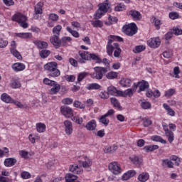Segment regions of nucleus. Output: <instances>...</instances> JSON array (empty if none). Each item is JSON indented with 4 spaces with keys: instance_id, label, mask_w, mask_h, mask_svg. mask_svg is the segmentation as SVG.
I'll use <instances>...</instances> for the list:
<instances>
[{
    "instance_id": "f257e3e1",
    "label": "nucleus",
    "mask_w": 182,
    "mask_h": 182,
    "mask_svg": "<svg viewBox=\"0 0 182 182\" xmlns=\"http://www.w3.org/2000/svg\"><path fill=\"white\" fill-rule=\"evenodd\" d=\"M107 53L109 56H113L114 55V58H120L122 49L119 43H113L112 39H109L107 45Z\"/></svg>"
},
{
    "instance_id": "f03ea898",
    "label": "nucleus",
    "mask_w": 182,
    "mask_h": 182,
    "mask_svg": "<svg viewBox=\"0 0 182 182\" xmlns=\"http://www.w3.org/2000/svg\"><path fill=\"white\" fill-rule=\"evenodd\" d=\"M45 70L49 72V76L51 77H58L60 76V70L58 69V63L56 62H50L44 65Z\"/></svg>"
},
{
    "instance_id": "7ed1b4c3",
    "label": "nucleus",
    "mask_w": 182,
    "mask_h": 182,
    "mask_svg": "<svg viewBox=\"0 0 182 182\" xmlns=\"http://www.w3.org/2000/svg\"><path fill=\"white\" fill-rule=\"evenodd\" d=\"M12 21L20 23V26L22 28H26L29 26V24L26 23V21H28V17L21 13L14 15L12 17Z\"/></svg>"
},
{
    "instance_id": "20e7f679",
    "label": "nucleus",
    "mask_w": 182,
    "mask_h": 182,
    "mask_svg": "<svg viewBox=\"0 0 182 182\" xmlns=\"http://www.w3.org/2000/svg\"><path fill=\"white\" fill-rule=\"evenodd\" d=\"M94 70L95 72L91 74V77L92 79H97V80L103 79V75L107 73V68L95 67Z\"/></svg>"
},
{
    "instance_id": "39448f33",
    "label": "nucleus",
    "mask_w": 182,
    "mask_h": 182,
    "mask_svg": "<svg viewBox=\"0 0 182 182\" xmlns=\"http://www.w3.org/2000/svg\"><path fill=\"white\" fill-rule=\"evenodd\" d=\"M122 32L127 36H133L137 33V26L136 23H131L130 24L125 25L122 27Z\"/></svg>"
},
{
    "instance_id": "423d86ee",
    "label": "nucleus",
    "mask_w": 182,
    "mask_h": 182,
    "mask_svg": "<svg viewBox=\"0 0 182 182\" xmlns=\"http://www.w3.org/2000/svg\"><path fill=\"white\" fill-rule=\"evenodd\" d=\"M79 55L75 56V59L79 63H86V60H89V52L79 51Z\"/></svg>"
},
{
    "instance_id": "0eeeda50",
    "label": "nucleus",
    "mask_w": 182,
    "mask_h": 182,
    "mask_svg": "<svg viewBox=\"0 0 182 182\" xmlns=\"http://www.w3.org/2000/svg\"><path fill=\"white\" fill-rule=\"evenodd\" d=\"M60 112L62 115L65 116V117H67L68 119H70V117H73V109H72L70 107L63 105L60 107Z\"/></svg>"
},
{
    "instance_id": "6e6552de",
    "label": "nucleus",
    "mask_w": 182,
    "mask_h": 182,
    "mask_svg": "<svg viewBox=\"0 0 182 182\" xmlns=\"http://www.w3.org/2000/svg\"><path fill=\"white\" fill-rule=\"evenodd\" d=\"M108 168L113 174L117 175L122 173V168L117 162H112L109 164Z\"/></svg>"
},
{
    "instance_id": "1a4fd4ad",
    "label": "nucleus",
    "mask_w": 182,
    "mask_h": 182,
    "mask_svg": "<svg viewBox=\"0 0 182 182\" xmlns=\"http://www.w3.org/2000/svg\"><path fill=\"white\" fill-rule=\"evenodd\" d=\"M139 87V89L138 90V93H140V92H144V90H146V89H149V82L142 80L141 82H137V84L134 83V90H137V87Z\"/></svg>"
},
{
    "instance_id": "9d476101",
    "label": "nucleus",
    "mask_w": 182,
    "mask_h": 182,
    "mask_svg": "<svg viewBox=\"0 0 182 182\" xmlns=\"http://www.w3.org/2000/svg\"><path fill=\"white\" fill-rule=\"evenodd\" d=\"M43 8V3L38 2L34 7V14L33 18L34 19H39V15H42L43 11L42 10Z\"/></svg>"
},
{
    "instance_id": "9b49d317",
    "label": "nucleus",
    "mask_w": 182,
    "mask_h": 182,
    "mask_svg": "<svg viewBox=\"0 0 182 182\" xmlns=\"http://www.w3.org/2000/svg\"><path fill=\"white\" fill-rule=\"evenodd\" d=\"M161 43V41L159 37L152 38L148 41V45L150 48H153V49H156L159 48Z\"/></svg>"
},
{
    "instance_id": "f8f14e48",
    "label": "nucleus",
    "mask_w": 182,
    "mask_h": 182,
    "mask_svg": "<svg viewBox=\"0 0 182 182\" xmlns=\"http://www.w3.org/2000/svg\"><path fill=\"white\" fill-rule=\"evenodd\" d=\"M63 124L65 126L66 134H68V136H70V134L73 133V125L72 124V122L65 120L64 121Z\"/></svg>"
},
{
    "instance_id": "ddd939ff",
    "label": "nucleus",
    "mask_w": 182,
    "mask_h": 182,
    "mask_svg": "<svg viewBox=\"0 0 182 182\" xmlns=\"http://www.w3.org/2000/svg\"><path fill=\"white\" fill-rule=\"evenodd\" d=\"M50 42L56 48V49L60 48V39H59V36L54 35L50 38Z\"/></svg>"
},
{
    "instance_id": "4468645a",
    "label": "nucleus",
    "mask_w": 182,
    "mask_h": 182,
    "mask_svg": "<svg viewBox=\"0 0 182 182\" xmlns=\"http://www.w3.org/2000/svg\"><path fill=\"white\" fill-rule=\"evenodd\" d=\"M107 93L108 96L109 95H111V96H120V94H122V91L118 90L114 86H109L107 87Z\"/></svg>"
},
{
    "instance_id": "2eb2a0df",
    "label": "nucleus",
    "mask_w": 182,
    "mask_h": 182,
    "mask_svg": "<svg viewBox=\"0 0 182 182\" xmlns=\"http://www.w3.org/2000/svg\"><path fill=\"white\" fill-rule=\"evenodd\" d=\"M69 170L71 173H74V174H83V169L80 168V166L76 164L70 165Z\"/></svg>"
},
{
    "instance_id": "dca6fc26",
    "label": "nucleus",
    "mask_w": 182,
    "mask_h": 182,
    "mask_svg": "<svg viewBox=\"0 0 182 182\" xmlns=\"http://www.w3.org/2000/svg\"><path fill=\"white\" fill-rule=\"evenodd\" d=\"M51 87L52 88L49 90L50 95H56V93H58L59 90H60V85L56 82L53 84Z\"/></svg>"
},
{
    "instance_id": "f3484780",
    "label": "nucleus",
    "mask_w": 182,
    "mask_h": 182,
    "mask_svg": "<svg viewBox=\"0 0 182 182\" xmlns=\"http://www.w3.org/2000/svg\"><path fill=\"white\" fill-rule=\"evenodd\" d=\"M135 174H136V171L130 170V171H128L127 173H125L122 176V178L123 181H127V180H129L130 178H132V177H134Z\"/></svg>"
},
{
    "instance_id": "a211bd4d",
    "label": "nucleus",
    "mask_w": 182,
    "mask_h": 182,
    "mask_svg": "<svg viewBox=\"0 0 182 182\" xmlns=\"http://www.w3.org/2000/svg\"><path fill=\"white\" fill-rule=\"evenodd\" d=\"M136 90H134V87L133 88H129L126 90L125 91H122V93L120 94L119 96H122V97H132L133 96V93H134Z\"/></svg>"
},
{
    "instance_id": "6ab92c4d",
    "label": "nucleus",
    "mask_w": 182,
    "mask_h": 182,
    "mask_svg": "<svg viewBox=\"0 0 182 182\" xmlns=\"http://www.w3.org/2000/svg\"><path fill=\"white\" fill-rule=\"evenodd\" d=\"M129 15L134 19V21H140L141 19V14L136 10H131L129 12Z\"/></svg>"
},
{
    "instance_id": "aec40b11",
    "label": "nucleus",
    "mask_w": 182,
    "mask_h": 182,
    "mask_svg": "<svg viewBox=\"0 0 182 182\" xmlns=\"http://www.w3.org/2000/svg\"><path fill=\"white\" fill-rule=\"evenodd\" d=\"M99 9L104 12V14H107V11H109V0H106L104 3L100 4L98 5Z\"/></svg>"
},
{
    "instance_id": "412c9836",
    "label": "nucleus",
    "mask_w": 182,
    "mask_h": 182,
    "mask_svg": "<svg viewBox=\"0 0 182 182\" xmlns=\"http://www.w3.org/2000/svg\"><path fill=\"white\" fill-rule=\"evenodd\" d=\"M16 159L15 158H8L4 161V166L6 167H12V166H15L16 164Z\"/></svg>"
},
{
    "instance_id": "4be33fe9",
    "label": "nucleus",
    "mask_w": 182,
    "mask_h": 182,
    "mask_svg": "<svg viewBox=\"0 0 182 182\" xmlns=\"http://www.w3.org/2000/svg\"><path fill=\"white\" fill-rule=\"evenodd\" d=\"M12 69H14L15 72H21L25 70V65L21 63H16L13 64Z\"/></svg>"
},
{
    "instance_id": "5701e85b",
    "label": "nucleus",
    "mask_w": 182,
    "mask_h": 182,
    "mask_svg": "<svg viewBox=\"0 0 182 182\" xmlns=\"http://www.w3.org/2000/svg\"><path fill=\"white\" fill-rule=\"evenodd\" d=\"M1 100L2 102H4V103H12L14 102V99L11 97L8 94L3 93L1 96Z\"/></svg>"
},
{
    "instance_id": "b1692460",
    "label": "nucleus",
    "mask_w": 182,
    "mask_h": 182,
    "mask_svg": "<svg viewBox=\"0 0 182 182\" xmlns=\"http://www.w3.org/2000/svg\"><path fill=\"white\" fill-rule=\"evenodd\" d=\"M149 178H150V175H149V173L147 172H144L139 174L138 176V180L140 182H146L147 180H149Z\"/></svg>"
},
{
    "instance_id": "393cba45",
    "label": "nucleus",
    "mask_w": 182,
    "mask_h": 182,
    "mask_svg": "<svg viewBox=\"0 0 182 182\" xmlns=\"http://www.w3.org/2000/svg\"><path fill=\"white\" fill-rule=\"evenodd\" d=\"M10 86L12 89H19L21 87V84L18 80L13 78L10 82Z\"/></svg>"
},
{
    "instance_id": "a878e982",
    "label": "nucleus",
    "mask_w": 182,
    "mask_h": 182,
    "mask_svg": "<svg viewBox=\"0 0 182 182\" xmlns=\"http://www.w3.org/2000/svg\"><path fill=\"white\" fill-rule=\"evenodd\" d=\"M119 83L123 87H130L132 85V80L129 78H122Z\"/></svg>"
},
{
    "instance_id": "bb28decb",
    "label": "nucleus",
    "mask_w": 182,
    "mask_h": 182,
    "mask_svg": "<svg viewBox=\"0 0 182 182\" xmlns=\"http://www.w3.org/2000/svg\"><path fill=\"white\" fill-rule=\"evenodd\" d=\"M158 149H159L158 145H148V146H145L143 148V150H144L146 153H150L151 151H154V150H158Z\"/></svg>"
},
{
    "instance_id": "cd10ccee",
    "label": "nucleus",
    "mask_w": 182,
    "mask_h": 182,
    "mask_svg": "<svg viewBox=\"0 0 182 182\" xmlns=\"http://www.w3.org/2000/svg\"><path fill=\"white\" fill-rule=\"evenodd\" d=\"M36 130L38 133H43L46 130V125L42 122H38L36 125Z\"/></svg>"
},
{
    "instance_id": "c85d7f7f",
    "label": "nucleus",
    "mask_w": 182,
    "mask_h": 182,
    "mask_svg": "<svg viewBox=\"0 0 182 182\" xmlns=\"http://www.w3.org/2000/svg\"><path fill=\"white\" fill-rule=\"evenodd\" d=\"M89 60H95L96 63H102V59L95 53H89Z\"/></svg>"
},
{
    "instance_id": "c756f323",
    "label": "nucleus",
    "mask_w": 182,
    "mask_h": 182,
    "mask_svg": "<svg viewBox=\"0 0 182 182\" xmlns=\"http://www.w3.org/2000/svg\"><path fill=\"white\" fill-rule=\"evenodd\" d=\"M165 136L167 137L169 143H173V141H174V133L171 130L165 132Z\"/></svg>"
},
{
    "instance_id": "7c9ffc66",
    "label": "nucleus",
    "mask_w": 182,
    "mask_h": 182,
    "mask_svg": "<svg viewBox=\"0 0 182 182\" xmlns=\"http://www.w3.org/2000/svg\"><path fill=\"white\" fill-rule=\"evenodd\" d=\"M112 105L114 106V107H117L118 110H122V106L120 105V102L117 99L112 97L110 99Z\"/></svg>"
},
{
    "instance_id": "2f4dec72",
    "label": "nucleus",
    "mask_w": 182,
    "mask_h": 182,
    "mask_svg": "<svg viewBox=\"0 0 182 182\" xmlns=\"http://www.w3.org/2000/svg\"><path fill=\"white\" fill-rule=\"evenodd\" d=\"M151 139L153 140V141H159V143H162V144H166L167 143V141L164 140L161 136L159 135L152 136Z\"/></svg>"
},
{
    "instance_id": "473e14b6",
    "label": "nucleus",
    "mask_w": 182,
    "mask_h": 182,
    "mask_svg": "<svg viewBox=\"0 0 182 182\" xmlns=\"http://www.w3.org/2000/svg\"><path fill=\"white\" fill-rule=\"evenodd\" d=\"M96 121L95 120H91L87 124H86L85 127L87 130H95L96 129Z\"/></svg>"
},
{
    "instance_id": "72a5a7b5",
    "label": "nucleus",
    "mask_w": 182,
    "mask_h": 182,
    "mask_svg": "<svg viewBox=\"0 0 182 182\" xmlns=\"http://www.w3.org/2000/svg\"><path fill=\"white\" fill-rule=\"evenodd\" d=\"M117 149H119V146H117L116 144H114L112 146H109L108 148L105 149V152L109 153V154H113V153H114Z\"/></svg>"
},
{
    "instance_id": "f704fd0d",
    "label": "nucleus",
    "mask_w": 182,
    "mask_h": 182,
    "mask_svg": "<svg viewBox=\"0 0 182 182\" xmlns=\"http://www.w3.org/2000/svg\"><path fill=\"white\" fill-rule=\"evenodd\" d=\"M16 36L22 38L23 39H31L32 38V33H16Z\"/></svg>"
},
{
    "instance_id": "c9c22d12",
    "label": "nucleus",
    "mask_w": 182,
    "mask_h": 182,
    "mask_svg": "<svg viewBox=\"0 0 182 182\" xmlns=\"http://www.w3.org/2000/svg\"><path fill=\"white\" fill-rule=\"evenodd\" d=\"M162 166L163 167H168V168H173L174 164H173L171 160L164 159L162 161Z\"/></svg>"
},
{
    "instance_id": "e433bc0d",
    "label": "nucleus",
    "mask_w": 182,
    "mask_h": 182,
    "mask_svg": "<svg viewBox=\"0 0 182 182\" xmlns=\"http://www.w3.org/2000/svg\"><path fill=\"white\" fill-rule=\"evenodd\" d=\"M100 87H102V86H100V85H99L97 83H92V84H90L87 87V89L88 90H99V89H100Z\"/></svg>"
},
{
    "instance_id": "4c0bfd02",
    "label": "nucleus",
    "mask_w": 182,
    "mask_h": 182,
    "mask_svg": "<svg viewBox=\"0 0 182 182\" xmlns=\"http://www.w3.org/2000/svg\"><path fill=\"white\" fill-rule=\"evenodd\" d=\"M10 52L13 54V56L18 59V60H22V55L20 52L16 50V49H10Z\"/></svg>"
},
{
    "instance_id": "58836bf2",
    "label": "nucleus",
    "mask_w": 182,
    "mask_h": 182,
    "mask_svg": "<svg viewBox=\"0 0 182 182\" xmlns=\"http://www.w3.org/2000/svg\"><path fill=\"white\" fill-rule=\"evenodd\" d=\"M91 24L94 28H102L103 22L100 20L92 21Z\"/></svg>"
},
{
    "instance_id": "ea45409f",
    "label": "nucleus",
    "mask_w": 182,
    "mask_h": 182,
    "mask_svg": "<svg viewBox=\"0 0 182 182\" xmlns=\"http://www.w3.org/2000/svg\"><path fill=\"white\" fill-rule=\"evenodd\" d=\"M60 31H62V26L58 25L53 28V33L59 36L60 35Z\"/></svg>"
},
{
    "instance_id": "a19ab883",
    "label": "nucleus",
    "mask_w": 182,
    "mask_h": 182,
    "mask_svg": "<svg viewBox=\"0 0 182 182\" xmlns=\"http://www.w3.org/2000/svg\"><path fill=\"white\" fill-rule=\"evenodd\" d=\"M39 55L43 59H46L50 55V51L48 50H42L40 51Z\"/></svg>"
},
{
    "instance_id": "79ce46f5",
    "label": "nucleus",
    "mask_w": 182,
    "mask_h": 182,
    "mask_svg": "<svg viewBox=\"0 0 182 182\" xmlns=\"http://www.w3.org/2000/svg\"><path fill=\"white\" fill-rule=\"evenodd\" d=\"M131 161L134 163V164H136L138 166H140L141 164V159L139 158L137 156H134L130 158Z\"/></svg>"
},
{
    "instance_id": "37998d69",
    "label": "nucleus",
    "mask_w": 182,
    "mask_h": 182,
    "mask_svg": "<svg viewBox=\"0 0 182 182\" xmlns=\"http://www.w3.org/2000/svg\"><path fill=\"white\" fill-rule=\"evenodd\" d=\"M86 76H87V73L86 72L79 73L77 76V82L76 83H79L80 85V82H82V80H83Z\"/></svg>"
},
{
    "instance_id": "c03bdc74",
    "label": "nucleus",
    "mask_w": 182,
    "mask_h": 182,
    "mask_svg": "<svg viewBox=\"0 0 182 182\" xmlns=\"http://www.w3.org/2000/svg\"><path fill=\"white\" fill-rule=\"evenodd\" d=\"M173 95H176V89L171 88L165 92L166 97H171Z\"/></svg>"
},
{
    "instance_id": "a18cd8bd",
    "label": "nucleus",
    "mask_w": 182,
    "mask_h": 182,
    "mask_svg": "<svg viewBox=\"0 0 182 182\" xmlns=\"http://www.w3.org/2000/svg\"><path fill=\"white\" fill-rule=\"evenodd\" d=\"M36 46L38 48H39V49H46V48L48 46V43L45 41H38Z\"/></svg>"
},
{
    "instance_id": "49530a36",
    "label": "nucleus",
    "mask_w": 182,
    "mask_h": 182,
    "mask_svg": "<svg viewBox=\"0 0 182 182\" xmlns=\"http://www.w3.org/2000/svg\"><path fill=\"white\" fill-rule=\"evenodd\" d=\"M144 49H146V46H136L133 50V52H134V53H140L141 52H143Z\"/></svg>"
},
{
    "instance_id": "de8ad7c7",
    "label": "nucleus",
    "mask_w": 182,
    "mask_h": 182,
    "mask_svg": "<svg viewBox=\"0 0 182 182\" xmlns=\"http://www.w3.org/2000/svg\"><path fill=\"white\" fill-rule=\"evenodd\" d=\"M105 12L102 11V10H100L99 9L96 11L95 14H94V18L95 19H100L102 18V15H105Z\"/></svg>"
},
{
    "instance_id": "09e8293b",
    "label": "nucleus",
    "mask_w": 182,
    "mask_h": 182,
    "mask_svg": "<svg viewBox=\"0 0 182 182\" xmlns=\"http://www.w3.org/2000/svg\"><path fill=\"white\" fill-rule=\"evenodd\" d=\"M125 9L126 6L122 3L118 4V5L114 7V11L117 12H120V11H124Z\"/></svg>"
},
{
    "instance_id": "8fccbe9b",
    "label": "nucleus",
    "mask_w": 182,
    "mask_h": 182,
    "mask_svg": "<svg viewBox=\"0 0 182 182\" xmlns=\"http://www.w3.org/2000/svg\"><path fill=\"white\" fill-rule=\"evenodd\" d=\"M82 167L84 168H85V170L87 171H90L91 168H90V166H92V163L90 162V161H82Z\"/></svg>"
},
{
    "instance_id": "3c124183",
    "label": "nucleus",
    "mask_w": 182,
    "mask_h": 182,
    "mask_svg": "<svg viewBox=\"0 0 182 182\" xmlns=\"http://www.w3.org/2000/svg\"><path fill=\"white\" fill-rule=\"evenodd\" d=\"M66 30L68 32L71 33L74 36V38H79V33L76 31H73L70 27L68 26Z\"/></svg>"
},
{
    "instance_id": "603ef678",
    "label": "nucleus",
    "mask_w": 182,
    "mask_h": 182,
    "mask_svg": "<svg viewBox=\"0 0 182 182\" xmlns=\"http://www.w3.org/2000/svg\"><path fill=\"white\" fill-rule=\"evenodd\" d=\"M74 107H77L78 109H85L86 107V105L85 104L82 105L81 102L79 101H75L73 103Z\"/></svg>"
},
{
    "instance_id": "864d4df0",
    "label": "nucleus",
    "mask_w": 182,
    "mask_h": 182,
    "mask_svg": "<svg viewBox=\"0 0 182 182\" xmlns=\"http://www.w3.org/2000/svg\"><path fill=\"white\" fill-rule=\"evenodd\" d=\"M141 106L144 110H147V109H151V104L149 102H142Z\"/></svg>"
},
{
    "instance_id": "5fc2aeb1",
    "label": "nucleus",
    "mask_w": 182,
    "mask_h": 182,
    "mask_svg": "<svg viewBox=\"0 0 182 182\" xmlns=\"http://www.w3.org/2000/svg\"><path fill=\"white\" fill-rule=\"evenodd\" d=\"M117 77V73L111 71L107 74V79H116Z\"/></svg>"
},
{
    "instance_id": "6e6d98bb",
    "label": "nucleus",
    "mask_w": 182,
    "mask_h": 182,
    "mask_svg": "<svg viewBox=\"0 0 182 182\" xmlns=\"http://www.w3.org/2000/svg\"><path fill=\"white\" fill-rule=\"evenodd\" d=\"M106 117H107L105 116V114L102 115L100 118V123H102V124H105V126H107V124H109V119H106Z\"/></svg>"
},
{
    "instance_id": "4d7b16f0",
    "label": "nucleus",
    "mask_w": 182,
    "mask_h": 182,
    "mask_svg": "<svg viewBox=\"0 0 182 182\" xmlns=\"http://www.w3.org/2000/svg\"><path fill=\"white\" fill-rule=\"evenodd\" d=\"M72 41V38L70 37H63L60 40V45H63L65 46L68 42H70Z\"/></svg>"
},
{
    "instance_id": "13d9d810",
    "label": "nucleus",
    "mask_w": 182,
    "mask_h": 182,
    "mask_svg": "<svg viewBox=\"0 0 182 182\" xmlns=\"http://www.w3.org/2000/svg\"><path fill=\"white\" fill-rule=\"evenodd\" d=\"M163 56L166 59H170V58H171L173 56V52L170 50L164 51L163 53Z\"/></svg>"
},
{
    "instance_id": "bf43d9fd",
    "label": "nucleus",
    "mask_w": 182,
    "mask_h": 182,
    "mask_svg": "<svg viewBox=\"0 0 182 182\" xmlns=\"http://www.w3.org/2000/svg\"><path fill=\"white\" fill-rule=\"evenodd\" d=\"M56 81L50 80L49 78H44L43 79V84L47 85L48 86H52Z\"/></svg>"
},
{
    "instance_id": "052dcab7",
    "label": "nucleus",
    "mask_w": 182,
    "mask_h": 182,
    "mask_svg": "<svg viewBox=\"0 0 182 182\" xmlns=\"http://www.w3.org/2000/svg\"><path fill=\"white\" fill-rule=\"evenodd\" d=\"M72 121L75 122V123H77V124H82V123H83V118H80L79 117H73Z\"/></svg>"
},
{
    "instance_id": "680f3d73",
    "label": "nucleus",
    "mask_w": 182,
    "mask_h": 182,
    "mask_svg": "<svg viewBox=\"0 0 182 182\" xmlns=\"http://www.w3.org/2000/svg\"><path fill=\"white\" fill-rule=\"evenodd\" d=\"M171 160L172 161H175V166H180V158H178L177 156H171Z\"/></svg>"
},
{
    "instance_id": "e2e57ef3",
    "label": "nucleus",
    "mask_w": 182,
    "mask_h": 182,
    "mask_svg": "<svg viewBox=\"0 0 182 182\" xmlns=\"http://www.w3.org/2000/svg\"><path fill=\"white\" fill-rule=\"evenodd\" d=\"M49 19H50L51 21H53L54 22H56L57 21L59 20V16H58V14H50Z\"/></svg>"
},
{
    "instance_id": "0e129e2a",
    "label": "nucleus",
    "mask_w": 182,
    "mask_h": 182,
    "mask_svg": "<svg viewBox=\"0 0 182 182\" xmlns=\"http://www.w3.org/2000/svg\"><path fill=\"white\" fill-rule=\"evenodd\" d=\"M178 13L176 12V11H172L171 13H169V18L170 19H177L178 18Z\"/></svg>"
},
{
    "instance_id": "69168bd1",
    "label": "nucleus",
    "mask_w": 182,
    "mask_h": 182,
    "mask_svg": "<svg viewBox=\"0 0 182 182\" xmlns=\"http://www.w3.org/2000/svg\"><path fill=\"white\" fill-rule=\"evenodd\" d=\"M63 105H72L73 103V100L72 98H65L62 100Z\"/></svg>"
},
{
    "instance_id": "338daca9",
    "label": "nucleus",
    "mask_w": 182,
    "mask_h": 182,
    "mask_svg": "<svg viewBox=\"0 0 182 182\" xmlns=\"http://www.w3.org/2000/svg\"><path fill=\"white\" fill-rule=\"evenodd\" d=\"M21 178H23L24 180L31 178V173H29V172H27V171L22 172Z\"/></svg>"
},
{
    "instance_id": "774afa93",
    "label": "nucleus",
    "mask_w": 182,
    "mask_h": 182,
    "mask_svg": "<svg viewBox=\"0 0 182 182\" xmlns=\"http://www.w3.org/2000/svg\"><path fill=\"white\" fill-rule=\"evenodd\" d=\"M172 31L174 35H182V30L178 28H175Z\"/></svg>"
}]
</instances>
